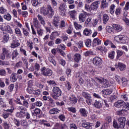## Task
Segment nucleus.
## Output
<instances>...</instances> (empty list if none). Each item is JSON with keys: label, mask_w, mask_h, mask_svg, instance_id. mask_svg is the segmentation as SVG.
<instances>
[{"label": "nucleus", "mask_w": 129, "mask_h": 129, "mask_svg": "<svg viewBox=\"0 0 129 129\" xmlns=\"http://www.w3.org/2000/svg\"><path fill=\"white\" fill-rule=\"evenodd\" d=\"M41 12L43 16H47V17L50 19L53 18V16H54V14L55 13L54 9H53V8L50 5H47L46 8L42 9Z\"/></svg>", "instance_id": "obj_1"}, {"label": "nucleus", "mask_w": 129, "mask_h": 129, "mask_svg": "<svg viewBox=\"0 0 129 129\" xmlns=\"http://www.w3.org/2000/svg\"><path fill=\"white\" fill-rule=\"evenodd\" d=\"M52 97L56 100L58 99L62 94V91L58 87H54L52 89Z\"/></svg>", "instance_id": "obj_2"}, {"label": "nucleus", "mask_w": 129, "mask_h": 129, "mask_svg": "<svg viewBox=\"0 0 129 129\" xmlns=\"http://www.w3.org/2000/svg\"><path fill=\"white\" fill-rule=\"evenodd\" d=\"M82 95L86 98V102L89 105H90L92 103V100L91 99V96L90 95L86 90H84L82 91Z\"/></svg>", "instance_id": "obj_3"}, {"label": "nucleus", "mask_w": 129, "mask_h": 129, "mask_svg": "<svg viewBox=\"0 0 129 129\" xmlns=\"http://www.w3.org/2000/svg\"><path fill=\"white\" fill-rule=\"evenodd\" d=\"M41 74L43 76H51L53 74V71L49 68H47L45 67H43L40 69Z\"/></svg>", "instance_id": "obj_4"}, {"label": "nucleus", "mask_w": 129, "mask_h": 129, "mask_svg": "<svg viewBox=\"0 0 129 129\" xmlns=\"http://www.w3.org/2000/svg\"><path fill=\"white\" fill-rule=\"evenodd\" d=\"M14 110H15V108L12 107V109H8L5 110V112L2 114L3 117L5 118V119H7L8 117L14 112Z\"/></svg>", "instance_id": "obj_5"}, {"label": "nucleus", "mask_w": 129, "mask_h": 129, "mask_svg": "<svg viewBox=\"0 0 129 129\" xmlns=\"http://www.w3.org/2000/svg\"><path fill=\"white\" fill-rule=\"evenodd\" d=\"M12 43H11V48L15 49V48H17V47H19L20 44L19 42V40L16 37V36L14 35L12 37Z\"/></svg>", "instance_id": "obj_6"}, {"label": "nucleus", "mask_w": 129, "mask_h": 129, "mask_svg": "<svg viewBox=\"0 0 129 129\" xmlns=\"http://www.w3.org/2000/svg\"><path fill=\"white\" fill-rule=\"evenodd\" d=\"M95 81L96 82V86L98 87V88H100V86H101V85L99 84H103L106 81V79H103L102 78H97L96 77L95 78Z\"/></svg>", "instance_id": "obj_7"}, {"label": "nucleus", "mask_w": 129, "mask_h": 129, "mask_svg": "<svg viewBox=\"0 0 129 129\" xmlns=\"http://www.w3.org/2000/svg\"><path fill=\"white\" fill-rule=\"evenodd\" d=\"M115 68H117L120 70V71H124L126 69V65L124 63L120 62H118L117 63L115 64Z\"/></svg>", "instance_id": "obj_8"}, {"label": "nucleus", "mask_w": 129, "mask_h": 129, "mask_svg": "<svg viewBox=\"0 0 129 129\" xmlns=\"http://www.w3.org/2000/svg\"><path fill=\"white\" fill-rule=\"evenodd\" d=\"M93 63L95 66H100L102 64V59L99 57H95L93 59Z\"/></svg>", "instance_id": "obj_9"}, {"label": "nucleus", "mask_w": 129, "mask_h": 129, "mask_svg": "<svg viewBox=\"0 0 129 129\" xmlns=\"http://www.w3.org/2000/svg\"><path fill=\"white\" fill-rule=\"evenodd\" d=\"M86 16H87V12L83 11L82 13H80L79 15V20L80 23H84L86 20Z\"/></svg>", "instance_id": "obj_10"}, {"label": "nucleus", "mask_w": 129, "mask_h": 129, "mask_svg": "<svg viewBox=\"0 0 129 129\" xmlns=\"http://www.w3.org/2000/svg\"><path fill=\"white\" fill-rule=\"evenodd\" d=\"M68 16H69L70 19L73 20L76 19V16H77V11L76 10H71L68 13Z\"/></svg>", "instance_id": "obj_11"}, {"label": "nucleus", "mask_w": 129, "mask_h": 129, "mask_svg": "<svg viewBox=\"0 0 129 129\" xmlns=\"http://www.w3.org/2000/svg\"><path fill=\"white\" fill-rule=\"evenodd\" d=\"M119 121V127L120 128H123L124 125H125V117H120L118 119Z\"/></svg>", "instance_id": "obj_12"}, {"label": "nucleus", "mask_w": 129, "mask_h": 129, "mask_svg": "<svg viewBox=\"0 0 129 129\" xmlns=\"http://www.w3.org/2000/svg\"><path fill=\"white\" fill-rule=\"evenodd\" d=\"M60 35V33L58 31H54L52 32L50 36H49V38L50 39V40H54L55 39H56V38H57V37H59V36Z\"/></svg>", "instance_id": "obj_13"}, {"label": "nucleus", "mask_w": 129, "mask_h": 129, "mask_svg": "<svg viewBox=\"0 0 129 129\" xmlns=\"http://www.w3.org/2000/svg\"><path fill=\"white\" fill-rule=\"evenodd\" d=\"M83 123H82V126H83V127H85V128L87 129H91V123L87 122L86 120L83 119L82 120Z\"/></svg>", "instance_id": "obj_14"}, {"label": "nucleus", "mask_w": 129, "mask_h": 129, "mask_svg": "<svg viewBox=\"0 0 129 129\" xmlns=\"http://www.w3.org/2000/svg\"><path fill=\"white\" fill-rule=\"evenodd\" d=\"M113 29L115 31L116 33H118L121 31H122V26L119 24H113Z\"/></svg>", "instance_id": "obj_15"}, {"label": "nucleus", "mask_w": 129, "mask_h": 129, "mask_svg": "<svg viewBox=\"0 0 129 129\" xmlns=\"http://www.w3.org/2000/svg\"><path fill=\"white\" fill-rule=\"evenodd\" d=\"M91 10L92 11H96L97 9H98V7H99V2L98 1H95L92 3L91 5Z\"/></svg>", "instance_id": "obj_16"}, {"label": "nucleus", "mask_w": 129, "mask_h": 129, "mask_svg": "<svg viewBox=\"0 0 129 129\" xmlns=\"http://www.w3.org/2000/svg\"><path fill=\"white\" fill-rule=\"evenodd\" d=\"M33 26L36 29L37 28H39L41 27V24H40V22L38 20V18L35 17L33 18Z\"/></svg>", "instance_id": "obj_17"}, {"label": "nucleus", "mask_w": 129, "mask_h": 129, "mask_svg": "<svg viewBox=\"0 0 129 129\" xmlns=\"http://www.w3.org/2000/svg\"><path fill=\"white\" fill-rule=\"evenodd\" d=\"M70 101L72 104H76L78 99L74 95H71L70 97Z\"/></svg>", "instance_id": "obj_18"}, {"label": "nucleus", "mask_w": 129, "mask_h": 129, "mask_svg": "<svg viewBox=\"0 0 129 129\" xmlns=\"http://www.w3.org/2000/svg\"><path fill=\"white\" fill-rule=\"evenodd\" d=\"M81 60V55L79 53H76L74 55V61L77 63H79V61Z\"/></svg>", "instance_id": "obj_19"}, {"label": "nucleus", "mask_w": 129, "mask_h": 129, "mask_svg": "<svg viewBox=\"0 0 129 129\" xmlns=\"http://www.w3.org/2000/svg\"><path fill=\"white\" fill-rule=\"evenodd\" d=\"M97 51H100V52H104V53H106L107 52V48L106 47L104 46H99L96 48Z\"/></svg>", "instance_id": "obj_20"}, {"label": "nucleus", "mask_w": 129, "mask_h": 129, "mask_svg": "<svg viewBox=\"0 0 129 129\" xmlns=\"http://www.w3.org/2000/svg\"><path fill=\"white\" fill-rule=\"evenodd\" d=\"M11 57H12V60H15L19 55V52H18V49H15L13 51L12 53L10 54Z\"/></svg>", "instance_id": "obj_21"}, {"label": "nucleus", "mask_w": 129, "mask_h": 129, "mask_svg": "<svg viewBox=\"0 0 129 129\" xmlns=\"http://www.w3.org/2000/svg\"><path fill=\"white\" fill-rule=\"evenodd\" d=\"M18 77H19V76L17 75L16 73H12L10 76L12 82H16V81L18 80Z\"/></svg>", "instance_id": "obj_22"}, {"label": "nucleus", "mask_w": 129, "mask_h": 129, "mask_svg": "<svg viewBox=\"0 0 129 129\" xmlns=\"http://www.w3.org/2000/svg\"><path fill=\"white\" fill-rule=\"evenodd\" d=\"M37 19L39 20V22H40V24H41V25H43V26H45V25H46L45 19H44V18L42 15L38 14L37 15Z\"/></svg>", "instance_id": "obj_23"}, {"label": "nucleus", "mask_w": 129, "mask_h": 129, "mask_svg": "<svg viewBox=\"0 0 129 129\" xmlns=\"http://www.w3.org/2000/svg\"><path fill=\"white\" fill-rule=\"evenodd\" d=\"M60 112V110L56 108H52L50 109L49 113L50 114H57Z\"/></svg>", "instance_id": "obj_24"}, {"label": "nucleus", "mask_w": 129, "mask_h": 129, "mask_svg": "<svg viewBox=\"0 0 129 129\" xmlns=\"http://www.w3.org/2000/svg\"><path fill=\"white\" fill-rule=\"evenodd\" d=\"M94 105L95 107H96V108H98V109H99L101 108V107H102V105H103V104L100 102V101L96 100L95 101Z\"/></svg>", "instance_id": "obj_25"}, {"label": "nucleus", "mask_w": 129, "mask_h": 129, "mask_svg": "<svg viewBox=\"0 0 129 129\" xmlns=\"http://www.w3.org/2000/svg\"><path fill=\"white\" fill-rule=\"evenodd\" d=\"M125 102L123 101H118L114 103L115 107H120L124 105Z\"/></svg>", "instance_id": "obj_26"}, {"label": "nucleus", "mask_w": 129, "mask_h": 129, "mask_svg": "<svg viewBox=\"0 0 129 129\" xmlns=\"http://www.w3.org/2000/svg\"><path fill=\"white\" fill-rule=\"evenodd\" d=\"M36 31H37L38 36H39L40 37H42V36L44 35V30L42 29L41 26L40 27L36 28Z\"/></svg>", "instance_id": "obj_27"}, {"label": "nucleus", "mask_w": 129, "mask_h": 129, "mask_svg": "<svg viewBox=\"0 0 129 129\" xmlns=\"http://www.w3.org/2000/svg\"><path fill=\"white\" fill-rule=\"evenodd\" d=\"M54 58H55V57H54L53 56H50L48 57V60L50 63H52V64H53L54 67H56L57 63L56 62V60H55Z\"/></svg>", "instance_id": "obj_28"}, {"label": "nucleus", "mask_w": 129, "mask_h": 129, "mask_svg": "<svg viewBox=\"0 0 129 129\" xmlns=\"http://www.w3.org/2000/svg\"><path fill=\"white\" fill-rule=\"evenodd\" d=\"M103 23L104 25H106L107 22L109 20V16L107 14H104L102 17Z\"/></svg>", "instance_id": "obj_29"}, {"label": "nucleus", "mask_w": 129, "mask_h": 129, "mask_svg": "<svg viewBox=\"0 0 129 129\" xmlns=\"http://www.w3.org/2000/svg\"><path fill=\"white\" fill-rule=\"evenodd\" d=\"M80 112L81 113V115H82V116H87V113H88V112L87 111V110H86L85 109V108H81L80 109Z\"/></svg>", "instance_id": "obj_30"}, {"label": "nucleus", "mask_w": 129, "mask_h": 129, "mask_svg": "<svg viewBox=\"0 0 129 129\" xmlns=\"http://www.w3.org/2000/svg\"><path fill=\"white\" fill-rule=\"evenodd\" d=\"M92 33L91 29L85 28L83 31V34L85 36H90Z\"/></svg>", "instance_id": "obj_31"}, {"label": "nucleus", "mask_w": 129, "mask_h": 129, "mask_svg": "<svg viewBox=\"0 0 129 129\" xmlns=\"http://www.w3.org/2000/svg\"><path fill=\"white\" fill-rule=\"evenodd\" d=\"M25 111H20L16 114L17 117H19V118H23L25 117Z\"/></svg>", "instance_id": "obj_32"}, {"label": "nucleus", "mask_w": 129, "mask_h": 129, "mask_svg": "<svg viewBox=\"0 0 129 129\" xmlns=\"http://www.w3.org/2000/svg\"><path fill=\"white\" fill-rule=\"evenodd\" d=\"M2 51L4 55H5V56L6 55L7 57H8L9 58H11V54H10V51H9V50H8L6 48H3Z\"/></svg>", "instance_id": "obj_33"}, {"label": "nucleus", "mask_w": 129, "mask_h": 129, "mask_svg": "<svg viewBox=\"0 0 129 129\" xmlns=\"http://www.w3.org/2000/svg\"><path fill=\"white\" fill-rule=\"evenodd\" d=\"M115 55V51L113 50V51H111V52H109L108 53V57L111 60H113V59H114Z\"/></svg>", "instance_id": "obj_34"}, {"label": "nucleus", "mask_w": 129, "mask_h": 129, "mask_svg": "<svg viewBox=\"0 0 129 129\" xmlns=\"http://www.w3.org/2000/svg\"><path fill=\"white\" fill-rule=\"evenodd\" d=\"M127 110H129V103L126 102L124 105H123L122 111H127Z\"/></svg>", "instance_id": "obj_35"}, {"label": "nucleus", "mask_w": 129, "mask_h": 129, "mask_svg": "<svg viewBox=\"0 0 129 129\" xmlns=\"http://www.w3.org/2000/svg\"><path fill=\"white\" fill-rule=\"evenodd\" d=\"M112 93V89H107L103 90V94H105V95H109V94H111Z\"/></svg>", "instance_id": "obj_36"}, {"label": "nucleus", "mask_w": 129, "mask_h": 129, "mask_svg": "<svg viewBox=\"0 0 129 129\" xmlns=\"http://www.w3.org/2000/svg\"><path fill=\"white\" fill-rule=\"evenodd\" d=\"M117 55L116 57V59H119L121 56L123 55V51L122 50H120L117 49L116 50Z\"/></svg>", "instance_id": "obj_37"}, {"label": "nucleus", "mask_w": 129, "mask_h": 129, "mask_svg": "<svg viewBox=\"0 0 129 129\" xmlns=\"http://www.w3.org/2000/svg\"><path fill=\"white\" fill-rule=\"evenodd\" d=\"M115 9V5L114 4H112L109 7V13L111 15H113L114 14V10Z\"/></svg>", "instance_id": "obj_38"}, {"label": "nucleus", "mask_w": 129, "mask_h": 129, "mask_svg": "<svg viewBox=\"0 0 129 129\" xmlns=\"http://www.w3.org/2000/svg\"><path fill=\"white\" fill-rule=\"evenodd\" d=\"M9 104L11 105V109L14 107V106L16 104V100H14L13 98H11L8 100Z\"/></svg>", "instance_id": "obj_39"}, {"label": "nucleus", "mask_w": 129, "mask_h": 129, "mask_svg": "<svg viewBox=\"0 0 129 129\" xmlns=\"http://www.w3.org/2000/svg\"><path fill=\"white\" fill-rule=\"evenodd\" d=\"M3 39L5 42H8L10 40V35L9 34L3 32Z\"/></svg>", "instance_id": "obj_40"}, {"label": "nucleus", "mask_w": 129, "mask_h": 129, "mask_svg": "<svg viewBox=\"0 0 129 129\" xmlns=\"http://www.w3.org/2000/svg\"><path fill=\"white\" fill-rule=\"evenodd\" d=\"M15 33L18 35V37H22V32H21V30L19 28H16L15 29Z\"/></svg>", "instance_id": "obj_41"}, {"label": "nucleus", "mask_w": 129, "mask_h": 129, "mask_svg": "<svg viewBox=\"0 0 129 129\" xmlns=\"http://www.w3.org/2000/svg\"><path fill=\"white\" fill-rule=\"evenodd\" d=\"M127 40V37H125L124 35H121V37L120 39V41L123 44H125L126 43V41Z\"/></svg>", "instance_id": "obj_42"}, {"label": "nucleus", "mask_w": 129, "mask_h": 129, "mask_svg": "<svg viewBox=\"0 0 129 129\" xmlns=\"http://www.w3.org/2000/svg\"><path fill=\"white\" fill-rule=\"evenodd\" d=\"M93 43L94 44H96L97 45H101V40H100L99 38H94L93 39Z\"/></svg>", "instance_id": "obj_43"}, {"label": "nucleus", "mask_w": 129, "mask_h": 129, "mask_svg": "<svg viewBox=\"0 0 129 129\" xmlns=\"http://www.w3.org/2000/svg\"><path fill=\"white\" fill-rule=\"evenodd\" d=\"M74 25L75 28V29H76V30H81V29H82V26H81V25L78 24V23H77V22H74Z\"/></svg>", "instance_id": "obj_44"}, {"label": "nucleus", "mask_w": 129, "mask_h": 129, "mask_svg": "<svg viewBox=\"0 0 129 129\" xmlns=\"http://www.w3.org/2000/svg\"><path fill=\"white\" fill-rule=\"evenodd\" d=\"M41 123L43 125H45V126H47V127H50V126H51V124L48 122V121L46 120H44V119L42 120Z\"/></svg>", "instance_id": "obj_45"}, {"label": "nucleus", "mask_w": 129, "mask_h": 129, "mask_svg": "<svg viewBox=\"0 0 129 129\" xmlns=\"http://www.w3.org/2000/svg\"><path fill=\"white\" fill-rule=\"evenodd\" d=\"M4 18L5 20H6V21H11L12 20V16L10 13H7L6 15L4 16Z\"/></svg>", "instance_id": "obj_46"}, {"label": "nucleus", "mask_w": 129, "mask_h": 129, "mask_svg": "<svg viewBox=\"0 0 129 129\" xmlns=\"http://www.w3.org/2000/svg\"><path fill=\"white\" fill-rule=\"evenodd\" d=\"M115 14L116 16V17H118L119 15L121 14V8L118 7L116 9L115 11Z\"/></svg>", "instance_id": "obj_47"}, {"label": "nucleus", "mask_w": 129, "mask_h": 129, "mask_svg": "<svg viewBox=\"0 0 129 129\" xmlns=\"http://www.w3.org/2000/svg\"><path fill=\"white\" fill-rule=\"evenodd\" d=\"M0 105H2L3 107H6L7 105H6V102L4 101V98L2 96H0Z\"/></svg>", "instance_id": "obj_48"}, {"label": "nucleus", "mask_w": 129, "mask_h": 129, "mask_svg": "<svg viewBox=\"0 0 129 129\" xmlns=\"http://www.w3.org/2000/svg\"><path fill=\"white\" fill-rule=\"evenodd\" d=\"M107 7V3H106V0H102L101 9H105Z\"/></svg>", "instance_id": "obj_49"}, {"label": "nucleus", "mask_w": 129, "mask_h": 129, "mask_svg": "<svg viewBox=\"0 0 129 129\" xmlns=\"http://www.w3.org/2000/svg\"><path fill=\"white\" fill-rule=\"evenodd\" d=\"M85 44L86 47H89L91 46V40L88 39L85 40Z\"/></svg>", "instance_id": "obj_50"}, {"label": "nucleus", "mask_w": 129, "mask_h": 129, "mask_svg": "<svg viewBox=\"0 0 129 129\" xmlns=\"http://www.w3.org/2000/svg\"><path fill=\"white\" fill-rule=\"evenodd\" d=\"M58 118L61 121H65V120H66V117L65 116V115L63 114L59 115Z\"/></svg>", "instance_id": "obj_51"}, {"label": "nucleus", "mask_w": 129, "mask_h": 129, "mask_svg": "<svg viewBox=\"0 0 129 129\" xmlns=\"http://www.w3.org/2000/svg\"><path fill=\"white\" fill-rule=\"evenodd\" d=\"M33 94L35 95V96L38 97V96L41 94V90L40 89L34 90L33 92Z\"/></svg>", "instance_id": "obj_52"}, {"label": "nucleus", "mask_w": 129, "mask_h": 129, "mask_svg": "<svg viewBox=\"0 0 129 129\" xmlns=\"http://www.w3.org/2000/svg\"><path fill=\"white\" fill-rule=\"evenodd\" d=\"M32 4L33 7H37L38 5H40V2L39 0H32Z\"/></svg>", "instance_id": "obj_53"}, {"label": "nucleus", "mask_w": 129, "mask_h": 129, "mask_svg": "<svg viewBox=\"0 0 129 129\" xmlns=\"http://www.w3.org/2000/svg\"><path fill=\"white\" fill-rule=\"evenodd\" d=\"M0 30L3 32V33H5V32H7L8 31V26L4 25H1L0 26Z\"/></svg>", "instance_id": "obj_54"}, {"label": "nucleus", "mask_w": 129, "mask_h": 129, "mask_svg": "<svg viewBox=\"0 0 129 129\" xmlns=\"http://www.w3.org/2000/svg\"><path fill=\"white\" fill-rule=\"evenodd\" d=\"M68 110H69V111H71V112H73V113H76V108H75V107H69L68 108Z\"/></svg>", "instance_id": "obj_55"}, {"label": "nucleus", "mask_w": 129, "mask_h": 129, "mask_svg": "<svg viewBox=\"0 0 129 129\" xmlns=\"http://www.w3.org/2000/svg\"><path fill=\"white\" fill-rule=\"evenodd\" d=\"M102 85L104 88H107V87H109L110 86V85H109V83H108V82H107L106 80L105 82L103 83Z\"/></svg>", "instance_id": "obj_56"}, {"label": "nucleus", "mask_w": 129, "mask_h": 129, "mask_svg": "<svg viewBox=\"0 0 129 129\" xmlns=\"http://www.w3.org/2000/svg\"><path fill=\"white\" fill-rule=\"evenodd\" d=\"M73 31V27H72L71 26H69L68 30H67V34L69 35H71L72 34V32Z\"/></svg>", "instance_id": "obj_57"}, {"label": "nucleus", "mask_w": 129, "mask_h": 129, "mask_svg": "<svg viewBox=\"0 0 129 129\" xmlns=\"http://www.w3.org/2000/svg\"><path fill=\"white\" fill-rule=\"evenodd\" d=\"M105 120L106 121V124H108V123H110V122L111 121V117L110 116H107L105 117Z\"/></svg>", "instance_id": "obj_58"}, {"label": "nucleus", "mask_w": 129, "mask_h": 129, "mask_svg": "<svg viewBox=\"0 0 129 129\" xmlns=\"http://www.w3.org/2000/svg\"><path fill=\"white\" fill-rule=\"evenodd\" d=\"M85 9L87 12H91V11H92V9H91V6L90 7L88 4L85 5Z\"/></svg>", "instance_id": "obj_59"}, {"label": "nucleus", "mask_w": 129, "mask_h": 129, "mask_svg": "<svg viewBox=\"0 0 129 129\" xmlns=\"http://www.w3.org/2000/svg\"><path fill=\"white\" fill-rule=\"evenodd\" d=\"M84 55L85 56H86V57H88V56H90L91 55H94V54H93V51L90 50H88L85 53Z\"/></svg>", "instance_id": "obj_60"}, {"label": "nucleus", "mask_w": 129, "mask_h": 129, "mask_svg": "<svg viewBox=\"0 0 129 129\" xmlns=\"http://www.w3.org/2000/svg\"><path fill=\"white\" fill-rule=\"evenodd\" d=\"M47 83L49 84V85H54V86L57 85L56 82L53 80L47 81Z\"/></svg>", "instance_id": "obj_61"}, {"label": "nucleus", "mask_w": 129, "mask_h": 129, "mask_svg": "<svg viewBox=\"0 0 129 129\" xmlns=\"http://www.w3.org/2000/svg\"><path fill=\"white\" fill-rule=\"evenodd\" d=\"M106 31L109 33H112V27L110 26H107L106 27Z\"/></svg>", "instance_id": "obj_62"}, {"label": "nucleus", "mask_w": 129, "mask_h": 129, "mask_svg": "<svg viewBox=\"0 0 129 129\" xmlns=\"http://www.w3.org/2000/svg\"><path fill=\"white\" fill-rule=\"evenodd\" d=\"M7 13V9L4 8L3 7H0V14L4 15V14H6Z\"/></svg>", "instance_id": "obj_63"}, {"label": "nucleus", "mask_w": 129, "mask_h": 129, "mask_svg": "<svg viewBox=\"0 0 129 129\" xmlns=\"http://www.w3.org/2000/svg\"><path fill=\"white\" fill-rule=\"evenodd\" d=\"M7 75V72L4 69L0 70V76H6Z\"/></svg>", "instance_id": "obj_64"}]
</instances>
